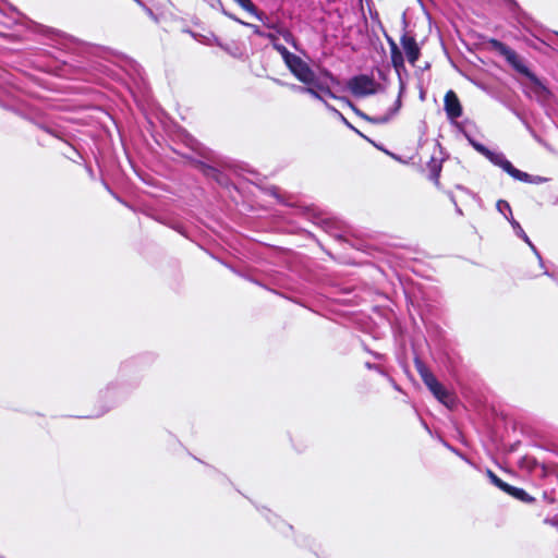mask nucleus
Returning <instances> with one entry per match:
<instances>
[{
	"instance_id": "dca6fc26",
	"label": "nucleus",
	"mask_w": 558,
	"mask_h": 558,
	"mask_svg": "<svg viewBox=\"0 0 558 558\" xmlns=\"http://www.w3.org/2000/svg\"><path fill=\"white\" fill-rule=\"evenodd\" d=\"M276 50L281 54L282 59L284 60L286 64L289 62L290 57H294L295 54L288 51V49L284 46L281 45H275Z\"/></svg>"
},
{
	"instance_id": "6e6552de",
	"label": "nucleus",
	"mask_w": 558,
	"mask_h": 558,
	"mask_svg": "<svg viewBox=\"0 0 558 558\" xmlns=\"http://www.w3.org/2000/svg\"><path fill=\"white\" fill-rule=\"evenodd\" d=\"M401 44L409 62L414 63L420 54L415 40L412 37L404 36Z\"/></svg>"
},
{
	"instance_id": "f3484780",
	"label": "nucleus",
	"mask_w": 558,
	"mask_h": 558,
	"mask_svg": "<svg viewBox=\"0 0 558 558\" xmlns=\"http://www.w3.org/2000/svg\"><path fill=\"white\" fill-rule=\"evenodd\" d=\"M473 147L480 151L481 154H483L484 156H486L488 154V149L486 147H484L482 144H478V143H472Z\"/></svg>"
},
{
	"instance_id": "423d86ee",
	"label": "nucleus",
	"mask_w": 558,
	"mask_h": 558,
	"mask_svg": "<svg viewBox=\"0 0 558 558\" xmlns=\"http://www.w3.org/2000/svg\"><path fill=\"white\" fill-rule=\"evenodd\" d=\"M487 157L494 165L500 167L504 171H506L513 179L523 181V182H538L539 180H532L531 175L526 172H522L519 169L514 168L512 163L505 158V156L500 153L488 151L485 156Z\"/></svg>"
},
{
	"instance_id": "1a4fd4ad",
	"label": "nucleus",
	"mask_w": 558,
	"mask_h": 558,
	"mask_svg": "<svg viewBox=\"0 0 558 558\" xmlns=\"http://www.w3.org/2000/svg\"><path fill=\"white\" fill-rule=\"evenodd\" d=\"M306 86H307V87L302 88V90H304V92L308 93V94H310V95H312L314 98H316V99H318V100L324 101V104L326 105V107H327L328 109H330L331 111H333L335 113H337V114L341 118V120H342L344 123L349 124V123H348V121L345 120V118H344L340 112H338L335 108H332L331 106H329V105L325 101V99H324V96H323V95H326V96L330 97L326 92L320 90L319 88H317V87H316V86H314V85H306Z\"/></svg>"
},
{
	"instance_id": "f03ea898",
	"label": "nucleus",
	"mask_w": 558,
	"mask_h": 558,
	"mask_svg": "<svg viewBox=\"0 0 558 558\" xmlns=\"http://www.w3.org/2000/svg\"><path fill=\"white\" fill-rule=\"evenodd\" d=\"M287 66L303 84L314 85L320 90L326 92L331 98H338L331 92V84H338L339 82L329 72H323L322 75L317 77L308 64L298 56L290 57Z\"/></svg>"
},
{
	"instance_id": "7ed1b4c3",
	"label": "nucleus",
	"mask_w": 558,
	"mask_h": 558,
	"mask_svg": "<svg viewBox=\"0 0 558 558\" xmlns=\"http://www.w3.org/2000/svg\"><path fill=\"white\" fill-rule=\"evenodd\" d=\"M416 368L422 380L435 398H437V400L447 408L453 407V396L436 379V377L422 363H416Z\"/></svg>"
},
{
	"instance_id": "0eeeda50",
	"label": "nucleus",
	"mask_w": 558,
	"mask_h": 558,
	"mask_svg": "<svg viewBox=\"0 0 558 558\" xmlns=\"http://www.w3.org/2000/svg\"><path fill=\"white\" fill-rule=\"evenodd\" d=\"M445 110L450 119H457L462 114L460 101L452 90L445 95Z\"/></svg>"
},
{
	"instance_id": "f8f14e48",
	"label": "nucleus",
	"mask_w": 558,
	"mask_h": 558,
	"mask_svg": "<svg viewBox=\"0 0 558 558\" xmlns=\"http://www.w3.org/2000/svg\"><path fill=\"white\" fill-rule=\"evenodd\" d=\"M508 494L511 496L522 500V501H531L532 498L521 488H515L511 486V489L508 490Z\"/></svg>"
},
{
	"instance_id": "9d476101",
	"label": "nucleus",
	"mask_w": 558,
	"mask_h": 558,
	"mask_svg": "<svg viewBox=\"0 0 558 558\" xmlns=\"http://www.w3.org/2000/svg\"><path fill=\"white\" fill-rule=\"evenodd\" d=\"M389 43L391 47V61L393 66L398 70L403 65V57L396 43L391 39H389Z\"/></svg>"
},
{
	"instance_id": "2eb2a0df",
	"label": "nucleus",
	"mask_w": 558,
	"mask_h": 558,
	"mask_svg": "<svg viewBox=\"0 0 558 558\" xmlns=\"http://www.w3.org/2000/svg\"><path fill=\"white\" fill-rule=\"evenodd\" d=\"M241 8H243L245 11L255 14L256 8L253 4L251 0H234Z\"/></svg>"
},
{
	"instance_id": "9b49d317",
	"label": "nucleus",
	"mask_w": 558,
	"mask_h": 558,
	"mask_svg": "<svg viewBox=\"0 0 558 558\" xmlns=\"http://www.w3.org/2000/svg\"><path fill=\"white\" fill-rule=\"evenodd\" d=\"M509 222L511 223V226L513 227L515 233L518 236H520L521 239H523L532 250H534V245L531 243L529 236L526 235V233L524 232V230L521 228V226L519 225L518 221H515L514 219H509Z\"/></svg>"
},
{
	"instance_id": "20e7f679",
	"label": "nucleus",
	"mask_w": 558,
	"mask_h": 558,
	"mask_svg": "<svg viewBox=\"0 0 558 558\" xmlns=\"http://www.w3.org/2000/svg\"><path fill=\"white\" fill-rule=\"evenodd\" d=\"M494 47L497 49V51L506 58V60L520 73L524 74L525 76L530 77L533 83H535L536 87L539 89H544V87L539 84L537 78L529 71L527 66L525 65L524 61L520 58L519 54L511 48L507 47L500 41H494Z\"/></svg>"
},
{
	"instance_id": "ddd939ff",
	"label": "nucleus",
	"mask_w": 558,
	"mask_h": 558,
	"mask_svg": "<svg viewBox=\"0 0 558 558\" xmlns=\"http://www.w3.org/2000/svg\"><path fill=\"white\" fill-rule=\"evenodd\" d=\"M488 476L489 478L492 480V482L497 486L499 487L500 489H502L504 492L508 493V490L511 489V486L506 484L505 482H502L497 475H495L492 471H488Z\"/></svg>"
},
{
	"instance_id": "f257e3e1",
	"label": "nucleus",
	"mask_w": 558,
	"mask_h": 558,
	"mask_svg": "<svg viewBox=\"0 0 558 558\" xmlns=\"http://www.w3.org/2000/svg\"><path fill=\"white\" fill-rule=\"evenodd\" d=\"M341 102L348 105L354 111L367 121L373 123H386L399 111L401 107V89L396 95L380 94L371 102L369 109L372 114H365L356 110L350 100L338 98Z\"/></svg>"
},
{
	"instance_id": "4468645a",
	"label": "nucleus",
	"mask_w": 558,
	"mask_h": 558,
	"mask_svg": "<svg viewBox=\"0 0 558 558\" xmlns=\"http://www.w3.org/2000/svg\"><path fill=\"white\" fill-rule=\"evenodd\" d=\"M496 206H497L498 211L501 213L506 217V219L509 221L510 218L507 216L506 213L511 214V207L508 204V202L500 199L497 202Z\"/></svg>"
},
{
	"instance_id": "39448f33",
	"label": "nucleus",
	"mask_w": 558,
	"mask_h": 558,
	"mask_svg": "<svg viewBox=\"0 0 558 558\" xmlns=\"http://www.w3.org/2000/svg\"><path fill=\"white\" fill-rule=\"evenodd\" d=\"M349 90L356 97H365L380 90V85L367 75H357L349 80Z\"/></svg>"
}]
</instances>
